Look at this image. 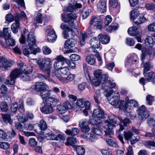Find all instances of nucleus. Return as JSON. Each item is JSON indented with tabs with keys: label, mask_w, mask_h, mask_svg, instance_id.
<instances>
[{
	"label": "nucleus",
	"mask_w": 155,
	"mask_h": 155,
	"mask_svg": "<svg viewBox=\"0 0 155 155\" xmlns=\"http://www.w3.org/2000/svg\"><path fill=\"white\" fill-rule=\"evenodd\" d=\"M77 17L76 14L73 13L68 14L64 13L61 14V20L63 21L68 23V25L62 23L60 25L61 28L64 31H71L72 33L73 32L71 28L76 29L77 28V25L74 23Z\"/></svg>",
	"instance_id": "1"
},
{
	"label": "nucleus",
	"mask_w": 155,
	"mask_h": 155,
	"mask_svg": "<svg viewBox=\"0 0 155 155\" xmlns=\"http://www.w3.org/2000/svg\"><path fill=\"white\" fill-rule=\"evenodd\" d=\"M29 62L33 65L38 64L40 70L45 73V75L48 77H50L52 66L51 59L49 58H46L45 59L40 58L38 61L36 59H31L29 60Z\"/></svg>",
	"instance_id": "2"
},
{
	"label": "nucleus",
	"mask_w": 155,
	"mask_h": 155,
	"mask_svg": "<svg viewBox=\"0 0 155 155\" xmlns=\"http://www.w3.org/2000/svg\"><path fill=\"white\" fill-rule=\"evenodd\" d=\"M94 77L92 80L93 84L96 86H104L107 81L108 76L107 75H102V71L101 70H96L94 73Z\"/></svg>",
	"instance_id": "3"
},
{
	"label": "nucleus",
	"mask_w": 155,
	"mask_h": 155,
	"mask_svg": "<svg viewBox=\"0 0 155 155\" xmlns=\"http://www.w3.org/2000/svg\"><path fill=\"white\" fill-rule=\"evenodd\" d=\"M21 71L20 69H16L13 70L9 76V79L5 81V84L12 85L15 82V79L19 75L21 78L24 81H29L30 78L28 75L26 73L21 74Z\"/></svg>",
	"instance_id": "4"
},
{
	"label": "nucleus",
	"mask_w": 155,
	"mask_h": 155,
	"mask_svg": "<svg viewBox=\"0 0 155 155\" xmlns=\"http://www.w3.org/2000/svg\"><path fill=\"white\" fill-rule=\"evenodd\" d=\"M92 117V119H89V121L91 124L97 125L101 123L102 119L104 117V111L99 107L95 109L93 111Z\"/></svg>",
	"instance_id": "5"
},
{
	"label": "nucleus",
	"mask_w": 155,
	"mask_h": 155,
	"mask_svg": "<svg viewBox=\"0 0 155 155\" xmlns=\"http://www.w3.org/2000/svg\"><path fill=\"white\" fill-rule=\"evenodd\" d=\"M108 100L110 104L120 109H124L125 101L124 100L120 101V95L118 92L116 93L114 95L112 94Z\"/></svg>",
	"instance_id": "6"
},
{
	"label": "nucleus",
	"mask_w": 155,
	"mask_h": 155,
	"mask_svg": "<svg viewBox=\"0 0 155 155\" xmlns=\"http://www.w3.org/2000/svg\"><path fill=\"white\" fill-rule=\"evenodd\" d=\"M129 98L128 97L125 98L124 107L123 109L125 111V112L128 113H130L134 108L138 106V103L134 99H131L129 101Z\"/></svg>",
	"instance_id": "7"
},
{
	"label": "nucleus",
	"mask_w": 155,
	"mask_h": 155,
	"mask_svg": "<svg viewBox=\"0 0 155 155\" xmlns=\"http://www.w3.org/2000/svg\"><path fill=\"white\" fill-rule=\"evenodd\" d=\"M36 41L35 37L33 33L30 32L27 34L25 43L27 46L29 47L31 50H32L33 47L37 48Z\"/></svg>",
	"instance_id": "8"
},
{
	"label": "nucleus",
	"mask_w": 155,
	"mask_h": 155,
	"mask_svg": "<svg viewBox=\"0 0 155 155\" xmlns=\"http://www.w3.org/2000/svg\"><path fill=\"white\" fill-rule=\"evenodd\" d=\"M105 124L107 127L106 130L104 131L106 135H110L113 134L112 129L115 127L117 121L114 119L107 120L105 121Z\"/></svg>",
	"instance_id": "9"
},
{
	"label": "nucleus",
	"mask_w": 155,
	"mask_h": 155,
	"mask_svg": "<svg viewBox=\"0 0 155 155\" xmlns=\"http://www.w3.org/2000/svg\"><path fill=\"white\" fill-rule=\"evenodd\" d=\"M101 134V131L97 128H92L91 132L85 134V137L87 140L91 142H94L97 139V135H99Z\"/></svg>",
	"instance_id": "10"
},
{
	"label": "nucleus",
	"mask_w": 155,
	"mask_h": 155,
	"mask_svg": "<svg viewBox=\"0 0 155 155\" xmlns=\"http://www.w3.org/2000/svg\"><path fill=\"white\" fill-rule=\"evenodd\" d=\"M86 0H73L71 1L69 4V6H67L64 9L65 10L69 12L73 11L74 9L76 8H80L82 7V5L80 4L79 2L80 1H83L84 2Z\"/></svg>",
	"instance_id": "11"
},
{
	"label": "nucleus",
	"mask_w": 155,
	"mask_h": 155,
	"mask_svg": "<svg viewBox=\"0 0 155 155\" xmlns=\"http://www.w3.org/2000/svg\"><path fill=\"white\" fill-rule=\"evenodd\" d=\"M90 25H93L95 29H101L102 28V20L99 17L93 16L90 21Z\"/></svg>",
	"instance_id": "12"
},
{
	"label": "nucleus",
	"mask_w": 155,
	"mask_h": 155,
	"mask_svg": "<svg viewBox=\"0 0 155 155\" xmlns=\"http://www.w3.org/2000/svg\"><path fill=\"white\" fill-rule=\"evenodd\" d=\"M56 61H55L54 66L56 70L60 69L64 64V62L66 61V58L62 55L57 56L56 58Z\"/></svg>",
	"instance_id": "13"
},
{
	"label": "nucleus",
	"mask_w": 155,
	"mask_h": 155,
	"mask_svg": "<svg viewBox=\"0 0 155 155\" xmlns=\"http://www.w3.org/2000/svg\"><path fill=\"white\" fill-rule=\"evenodd\" d=\"M13 65L12 62L9 61L5 57H0V68L5 70L10 68Z\"/></svg>",
	"instance_id": "14"
},
{
	"label": "nucleus",
	"mask_w": 155,
	"mask_h": 155,
	"mask_svg": "<svg viewBox=\"0 0 155 155\" xmlns=\"http://www.w3.org/2000/svg\"><path fill=\"white\" fill-rule=\"evenodd\" d=\"M34 90L38 92H40V95L43 100H45V101L48 97L50 95L49 91H48L46 88H33Z\"/></svg>",
	"instance_id": "15"
},
{
	"label": "nucleus",
	"mask_w": 155,
	"mask_h": 155,
	"mask_svg": "<svg viewBox=\"0 0 155 155\" xmlns=\"http://www.w3.org/2000/svg\"><path fill=\"white\" fill-rule=\"evenodd\" d=\"M76 105L79 108H83L85 107L87 110H89L91 104L88 101H86L84 98L79 99L76 103Z\"/></svg>",
	"instance_id": "16"
},
{
	"label": "nucleus",
	"mask_w": 155,
	"mask_h": 155,
	"mask_svg": "<svg viewBox=\"0 0 155 155\" xmlns=\"http://www.w3.org/2000/svg\"><path fill=\"white\" fill-rule=\"evenodd\" d=\"M138 118L140 120L146 119L149 116V114L146 110L145 106L142 105L140 106L138 110Z\"/></svg>",
	"instance_id": "17"
},
{
	"label": "nucleus",
	"mask_w": 155,
	"mask_h": 155,
	"mask_svg": "<svg viewBox=\"0 0 155 155\" xmlns=\"http://www.w3.org/2000/svg\"><path fill=\"white\" fill-rule=\"evenodd\" d=\"M45 105L40 108L41 112L45 114H48L53 112L54 110L52 107V104L46 101Z\"/></svg>",
	"instance_id": "18"
},
{
	"label": "nucleus",
	"mask_w": 155,
	"mask_h": 155,
	"mask_svg": "<svg viewBox=\"0 0 155 155\" xmlns=\"http://www.w3.org/2000/svg\"><path fill=\"white\" fill-rule=\"evenodd\" d=\"M89 125V122L86 120H82L79 122V127L81 128V131L83 132H87L90 130V128Z\"/></svg>",
	"instance_id": "19"
},
{
	"label": "nucleus",
	"mask_w": 155,
	"mask_h": 155,
	"mask_svg": "<svg viewBox=\"0 0 155 155\" xmlns=\"http://www.w3.org/2000/svg\"><path fill=\"white\" fill-rule=\"evenodd\" d=\"M27 48H25L23 51V54L25 56H28L30 54H36L37 53L40 52L41 50L38 48H34L33 47L32 50H31L29 47L27 46L26 45Z\"/></svg>",
	"instance_id": "20"
},
{
	"label": "nucleus",
	"mask_w": 155,
	"mask_h": 155,
	"mask_svg": "<svg viewBox=\"0 0 155 155\" xmlns=\"http://www.w3.org/2000/svg\"><path fill=\"white\" fill-rule=\"evenodd\" d=\"M21 105L19 107V110L21 113L18 114L16 117L18 119V120L21 123H24L26 122L27 121L28 119V118L25 117L23 115L22 113H23L25 110L24 108L23 104L21 102Z\"/></svg>",
	"instance_id": "21"
},
{
	"label": "nucleus",
	"mask_w": 155,
	"mask_h": 155,
	"mask_svg": "<svg viewBox=\"0 0 155 155\" xmlns=\"http://www.w3.org/2000/svg\"><path fill=\"white\" fill-rule=\"evenodd\" d=\"M47 37L48 41L49 42H53L56 40L57 36L53 29H51L49 31Z\"/></svg>",
	"instance_id": "22"
},
{
	"label": "nucleus",
	"mask_w": 155,
	"mask_h": 155,
	"mask_svg": "<svg viewBox=\"0 0 155 155\" xmlns=\"http://www.w3.org/2000/svg\"><path fill=\"white\" fill-rule=\"evenodd\" d=\"M98 38L104 44H107L110 41V37L107 35L100 34L98 35Z\"/></svg>",
	"instance_id": "23"
},
{
	"label": "nucleus",
	"mask_w": 155,
	"mask_h": 155,
	"mask_svg": "<svg viewBox=\"0 0 155 155\" xmlns=\"http://www.w3.org/2000/svg\"><path fill=\"white\" fill-rule=\"evenodd\" d=\"M90 43L92 46L96 48H99L100 46V41L98 36L97 37H94L92 38L90 40Z\"/></svg>",
	"instance_id": "24"
},
{
	"label": "nucleus",
	"mask_w": 155,
	"mask_h": 155,
	"mask_svg": "<svg viewBox=\"0 0 155 155\" xmlns=\"http://www.w3.org/2000/svg\"><path fill=\"white\" fill-rule=\"evenodd\" d=\"M77 139L74 137H68L66 139V142L65 143V145L67 146H71L74 147H76L74 145L77 143Z\"/></svg>",
	"instance_id": "25"
},
{
	"label": "nucleus",
	"mask_w": 155,
	"mask_h": 155,
	"mask_svg": "<svg viewBox=\"0 0 155 155\" xmlns=\"http://www.w3.org/2000/svg\"><path fill=\"white\" fill-rule=\"evenodd\" d=\"M128 32L129 35L131 36H136L139 35L141 31H138V28L136 27L130 28L128 30Z\"/></svg>",
	"instance_id": "26"
},
{
	"label": "nucleus",
	"mask_w": 155,
	"mask_h": 155,
	"mask_svg": "<svg viewBox=\"0 0 155 155\" xmlns=\"http://www.w3.org/2000/svg\"><path fill=\"white\" fill-rule=\"evenodd\" d=\"M76 41L72 38H70L66 41L64 44L65 48H69L74 47L76 43Z\"/></svg>",
	"instance_id": "27"
},
{
	"label": "nucleus",
	"mask_w": 155,
	"mask_h": 155,
	"mask_svg": "<svg viewBox=\"0 0 155 155\" xmlns=\"http://www.w3.org/2000/svg\"><path fill=\"white\" fill-rule=\"evenodd\" d=\"M145 43L148 47L155 48V41H154L153 38L151 36H148L146 38Z\"/></svg>",
	"instance_id": "28"
},
{
	"label": "nucleus",
	"mask_w": 155,
	"mask_h": 155,
	"mask_svg": "<svg viewBox=\"0 0 155 155\" xmlns=\"http://www.w3.org/2000/svg\"><path fill=\"white\" fill-rule=\"evenodd\" d=\"M145 79L149 82L153 81L155 79V73L150 71L144 74Z\"/></svg>",
	"instance_id": "29"
},
{
	"label": "nucleus",
	"mask_w": 155,
	"mask_h": 155,
	"mask_svg": "<svg viewBox=\"0 0 155 155\" xmlns=\"http://www.w3.org/2000/svg\"><path fill=\"white\" fill-rule=\"evenodd\" d=\"M97 8L100 11L104 13L106 8V1L105 0H100L97 6Z\"/></svg>",
	"instance_id": "30"
},
{
	"label": "nucleus",
	"mask_w": 155,
	"mask_h": 155,
	"mask_svg": "<svg viewBox=\"0 0 155 155\" xmlns=\"http://www.w3.org/2000/svg\"><path fill=\"white\" fill-rule=\"evenodd\" d=\"M79 130L76 128H72L71 130L67 129L65 131V133L68 135L75 136L79 132Z\"/></svg>",
	"instance_id": "31"
},
{
	"label": "nucleus",
	"mask_w": 155,
	"mask_h": 155,
	"mask_svg": "<svg viewBox=\"0 0 155 155\" xmlns=\"http://www.w3.org/2000/svg\"><path fill=\"white\" fill-rule=\"evenodd\" d=\"M137 61V58L134 59L131 56L128 57L125 60V66L127 67H128Z\"/></svg>",
	"instance_id": "32"
},
{
	"label": "nucleus",
	"mask_w": 155,
	"mask_h": 155,
	"mask_svg": "<svg viewBox=\"0 0 155 155\" xmlns=\"http://www.w3.org/2000/svg\"><path fill=\"white\" fill-rule=\"evenodd\" d=\"M45 138L48 140H54L55 139V135L53 133L49 130H47L45 132Z\"/></svg>",
	"instance_id": "33"
},
{
	"label": "nucleus",
	"mask_w": 155,
	"mask_h": 155,
	"mask_svg": "<svg viewBox=\"0 0 155 155\" xmlns=\"http://www.w3.org/2000/svg\"><path fill=\"white\" fill-rule=\"evenodd\" d=\"M47 102H50V103L52 104L53 105L56 106L60 102V99L57 97H49L46 100Z\"/></svg>",
	"instance_id": "34"
},
{
	"label": "nucleus",
	"mask_w": 155,
	"mask_h": 155,
	"mask_svg": "<svg viewBox=\"0 0 155 155\" xmlns=\"http://www.w3.org/2000/svg\"><path fill=\"white\" fill-rule=\"evenodd\" d=\"M140 14L139 11L137 9H134L132 10L130 13V18L133 20H135Z\"/></svg>",
	"instance_id": "35"
},
{
	"label": "nucleus",
	"mask_w": 155,
	"mask_h": 155,
	"mask_svg": "<svg viewBox=\"0 0 155 155\" xmlns=\"http://www.w3.org/2000/svg\"><path fill=\"white\" fill-rule=\"evenodd\" d=\"M118 93L117 92L113 91L112 88H107L105 91L104 94L106 97H107L108 100L110 97V96L113 94L114 95L115 94Z\"/></svg>",
	"instance_id": "36"
},
{
	"label": "nucleus",
	"mask_w": 155,
	"mask_h": 155,
	"mask_svg": "<svg viewBox=\"0 0 155 155\" xmlns=\"http://www.w3.org/2000/svg\"><path fill=\"white\" fill-rule=\"evenodd\" d=\"M120 127L116 132L117 134V137L119 140L122 142L123 143H124V142L123 140V137L120 134V132L122 131V130L124 129V127L122 125L120 124L119 125Z\"/></svg>",
	"instance_id": "37"
},
{
	"label": "nucleus",
	"mask_w": 155,
	"mask_h": 155,
	"mask_svg": "<svg viewBox=\"0 0 155 155\" xmlns=\"http://www.w3.org/2000/svg\"><path fill=\"white\" fill-rule=\"evenodd\" d=\"M2 117L4 121L6 123H8L11 124L13 122L11 118V116L8 114H1Z\"/></svg>",
	"instance_id": "38"
},
{
	"label": "nucleus",
	"mask_w": 155,
	"mask_h": 155,
	"mask_svg": "<svg viewBox=\"0 0 155 155\" xmlns=\"http://www.w3.org/2000/svg\"><path fill=\"white\" fill-rule=\"evenodd\" d=\"M77 153L78 155H84L85 153V149L82 147L77 146L75 147Z\"/></svg>",
	"instance_id": "39"
},
{
	"label": "nucleus",
	"mask_w": 155,
	"mask_h": 155,
	"mask_svg": "<svg viewBox=\"0 0 155 155\" xmlns=\"http://www.w3.org/2000/svg\"><path fill=\"white\" fill-rule=\"evenodd\" d=\"M104 140L111 147H116L117 146V143L112 138H106Z\"/></svg>",
	"instance_id": "40"
},
{
	"label": "nucleus",
	"mask_w": 155,
	"mask_h": 155,
	"mask_svg": "<svg viewBox=\"0 0 155 155\" xmlns=\"http://www.w3.org/2000/svg\"><path fill=\"white\" fill-rule=\"evenodd\" d=\"M86 61L89 64L94 65L96 63V60L93 57L87 55L86 57Z\"/></svg>",
	"instance_id": "41"
},
{
	"label": "nucleus",
	"mask_w": 155,
	"mask_h": 155,
	"mask_svg": "<svg viewBox=\"0 0 155 155\" xmlns=\"http://www.w3.org/2000/svg\"><path fill=\"white\" fill-rule=\"evenodd\" d=\"M118 28V26L117 23H113L110 26L106 27V30L110 32H111L112 30H115Z\"/></svg>",
	"instance_id": "42"
},
{
	"label": "nucleus",
	"mask_w": 155,
	"mask_h": 155,
	"mask_svg": "<svg viewBox=\"0 0 155 155\" xmlns=\"http://www.w3.org/2000/svg\"><path fill=\"white\" fill-rule=\"evenodd\" d=\"M91 12L92 10L91 9L84 8L82 12V15L83 18L85 19L87 18Z\"/></svg>",
	"instance_id": "43"
},
{
	"label": "nucleus",
	"mask_w": 155,
	"mask_h": 155,
	"mask_svg": "<svg viewBox=\"0 0 155 155\" xmlns=\"http://www.w3.org/2000/svg\"><path fill=\"white\" fill-rule=\"evenodd\" d=\"M20 27V24L18 23H14L11 26V29L13 33H16L18 31V29Z\"/></svg>",
	"instance_id": "44"
},
{
	"label": "nucleus",
	"mask_w": 155,
	"mask_h": 155,
	"mask_svg": "<svg viewBox=\"0 0 155 155\" xmlns=\"http://www.w3.org/2000/svg\"><path fill=\"white\" fill-rule=\"evenodd\" d=\"M23 34H22L20 39V42L22 44L25 43V37L27 36V34L29 33L28 32V31L25 29L23 30Z\"/></svg>",
	"instance_id": "45"
},
{
	"label": "nucleus",
	"mask_w": 155,
	"mask_h": 155,
	"mask_svg": "<svg viewBox=\"0 0 155 155\" xmlns=\"http://www.w3.org/2000/svg\"><path fill=\"white\" fill-rule=\"evenodd\" d=\"M133 133L131 131H124V139L127 140L130 139L133 136Z\"/></svg>",
	"instance_id": "46"
},
{
	"label": "nucleus",
	"mask_w": 155,
	"mask_h": 155,
	"mask_svg": "<svg viewBox=\"0 0 155 155\" xmlns=\"http://www.w3.org/2000/svg\"><path fill=\"white\" fill-rule=\"evenodd\" d=\"M57 110L58 112L61 114H64L66 111V110L61 104H59L57 105Z\"/></svg>",
	"instance_id": "47"
},
{
	"label": "nucleus",
	"mask_w": 155,
	"mask_h": 155,
	"mask_svg": "<svg viewBox=\"0 0 155 155\" xmlns=\"http://www.w3.org/2000/svg\"><path fill=\"white\" fill-rule=\"evenodd\" d=\"M119 119L120 122V124H121L122 125V124L123 123L124 126H126L127 124H130L131 123L130 119L127 117H125L124 120L120 118H119Z\"/></svg>",
	"instance_id": "48"
},
{
	"label": "nucleus",
	"mask_w": 155,
	"mask_h": 155,
	"mask_svg": "<svg viewBox=\"0 0 155 155\" xmlns=\"http://www.w3.org/2000/svg\"><path fill=\"white\" fill-rule=\"evenodd\" d=\"M3 34L5 39L9 38L11 37L10 35L11 32L9 30V28H5L3 29Z\"/></svg>",
	"instance_id": "49"
},
{
	"label": "nucleus",
	"mask_w": 155,
	"mask_h": 155,
	"mask_svg": "<svg viewBox=\"0 0 155 155\" xmlns=\"http://www.w3.org/2000/svg\"><path fill=\"white\" fill-rule=\"evenodd\" d=\"M6 43L8 46H13L15 45V40L12 38L10 37L9 38L5 39Z\"/></svg>",
	"instance_id": "50"
},
{
	"label": "nucleus",
	"mask_w": 155,
	"mask_h": 155,
	"mask_svg": "<svg viewBox=\"0 0 155 155\" xmlns=\"http://www.w3.org/2000/svg\"><path fill=\"white\" fill-rule=\"evenodd\" d=\"M147 124L153 127L152 131L153 133L155 132V120L153 118H150L147 121Z\"/></svg>",
	"instance_id": "51"
},
{
	"label": "nucleus",
	"mask_w": 155,
	"mask_h": 155,
	"mask_svg": "<svg viewBox=\"0 0 155 155\" xmlns=\"http://www.w3.org/2000/svg\"><path fill=\"white\" fill-rule=\"evenodd\" d=\"M32 67V66L28 67L26 65H25V66L23 67V69L22 71L25 73L27 74H30L33 71Z\"/></svg>",
	"instance_id": "52"
},
{
	"label": "nucleus",
	"mask_w": 155,
	"mask_h": 155,
	"mask_svg": "<svg viewBox=\"0 0 155 155\" xmlns=\"http://www.w3.org/2000/svg\"><path fill=\"white\" fill-rule=\"evenodd\" d=\"M109 4L110 7L113 8H116L119 5L118 0H109Z\"/></svg>",
	"instance_id": "53"
},
{
	"label": "nucleus",
	"mask_w": 155,
	"mask_h": 155,
	"mask_svg": "<svg viewBox=\"0 0 155 155\" xmlns=\"http://www.w3.org/2000/svg\"><path fill=\"white\" fill-rule=\"evenodd\" d=\"M152 66L150 62H146L144 65L143 73L144 74L145 72L149 71L150 68Z\"/></svg>",
	"instance_id": "54"
},
{
	"label": "nucleus",
	"mask_w": 155,
	"mask_h": 155,
	"mask_svg": "<svg viewBox=\"0 0 155 155\" xmlns=\"http://www.w3.org/2000/svg\"><path fill=\"white\" fill-rule=\"evenodd\" d=\"M66 63L68 65L70 68L71 69H74L76 67V64L72 61H69L66 58L65 61Z\"/></svg>",
	"instance_id": "55"
},
{
	"label": "nucleus",
	"mask_w": 155,
	"mask_h": 155,
	"mask_svg": "<svg viewBox=\"0 0 155 155\" xmlns=\"http://www.w3.org/2000/svg\"><path fill=\"white\" fill-rule=\"evenodd\" d=\"M95 48H96L92 46V47H90L88 49H87V50L89 54L92 55H97V53L98 52Z\"/></svg>",
	"instance_id": "56"
},
{
	"label": "nucleus",
	"mask_w": 155,
	"mask_h": 155,
	"mask_svg": "<svg viewBox=\"0 0 155 155\" xmlns=\"http://www.w3.org/2000/svg\"><path fill=\"white\" fill-rule=\"evenodd\" d=\"M138 19L139 21H136L135 22V23L137 25L146 22L148 20V19L145 18L144 16H142L141 17L140 16V17L139 18H138Z\"/></svg>",
	"instance_id": "57"
},
{
	"label": "nucleus",
	"mask_w": 155,
	"mask_h": 155,
	"mask_svg": "<svg viewBox=\"0 0 155 155\" xmlns=\"http://www.w3.org/2000/svg\"><path fill=\"white\" fill-rule=\"evenodd\" d=\"M43 20V18L42 17V14L38 13L36 15L35 20L38 23H42Z\"/></svg>",
	"instance_id": "58"
},
{
	"label": "nucleus",
	"mask_w": 155,
	"mask_h": 155,
	"mask_svg": "<svg viewBox=\"0 0 155 155\" xmlns=\"http://www.w3.org/2000/svg\"><path fill=\"white\" fill-rule=\"evenodd\" d=\"M101 95L99 92H97L96 95H94V98L95 101L97 104H99L100 103V99H101Z\"/></svg>",
	"instance_id": "59"
},
{
	"label": "nucleus",
	"mask_w": 155,
	"mask_h": 155,
	"mask_svg": "<svg viewBox=\"0 0 155 155\" xmlns=\"http://www.w3.org/2000/svg\"><path fill=\"white\" fill-rule=\"evenodd\" d=\"M6 20L9 22L13 21L14 20V17L13 15L11 14H7L5 16Z\"/></svg>",
	"instance_id": "60"
},
{
	"label": "nucleus",
	"mask_w": 155,
	"mask_h": 155,
	"mask_svg": "<svg viewBox=\"0 0 155 155\" xmlns=\"http://www.w3.org/2000/svg\"><path fill=\"white\" fill-rule=\"evenodd\" d=\"M127 44L130 46H133L135 44V41L132 38H127L126 40Z\"/></svg>",
	"instance_id": "61"
},
{
	"label": "nucleus",
	"mask_w": 155,
	"mask_h": 155,
	"mask_svg": "<svg viewBox=\"0 0 155 155\" xmlns=\"http://www.w3.org/2000/svg\"><path fill=\"white\" fill-rule=\"evenodd\" d=\"M0 108L3 112H6L8 109L7 104L5 102H2L1 104Z\"/></svg>",
	"instance_id": "62"
},
{
	"label": "nucleus",
	"mask_w": 155,
	"mask_h": 155,
	"mask_svg": "<svg viewBox=\"0 0 155 155\" xmlns=\"http://www.w3.org/2000/svg\"><path fill=\"white\" fill-rule=\"evenodd\" d=\"M18 106V104L17 102L13 103L11 107V110L12 112L14 113L16 112L17 110Z\"/></svg>",
	"instance_id": "63"
},
{
	"label": "nucleus",
	"mask_w": 155,
	"mask_h": 155,
	"mask_svg": "<svg viewBox=\"0 0 155 155\" xmlns=\"http://www.w3.org/2000/svg\"><path fill=\"white\" fill-rule=\"evenodd\" d=\"M145 7L148 10H152L155 8V4L153 3H148L146 4Z\"/></svg>",
	"instance_id": "64"
}]
</instances>
